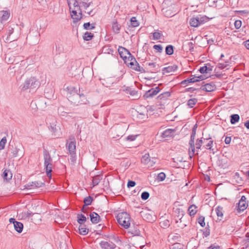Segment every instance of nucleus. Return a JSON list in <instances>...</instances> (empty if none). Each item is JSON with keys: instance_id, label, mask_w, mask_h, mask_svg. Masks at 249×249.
Masks as SVG:
<instances>
[{"instance_id": "obj_1", "label": "nucleus", "mask_w": 249, "mask_h": 249, "mask_svg": "<svg viewBox=\"0 0 249 249\" xmlns=\"http://www.w3.org/2000/svg\"><path fill=\"white\" fill-rule=\"evenodd\" d=\"M119 224L125 229H127L130 225V217L128 213L125 212L119 213L117 216Z\"/></svg>"}, {"instance_id": "obj_2", "label": "nucleus", "mask_w": 249, "mask_h": 249, "mask_svg": "<svg viewBox=\"0 0 249 249\" xmlns=\"http://www.w3.org/2000/svg\"><path fill=\"white\" fill-rule=\"evenodd\" d=\"M67 147L70 155V161L73 164L76 161V156L75 154L76 150V141L73 140L71 141H68L67 142Z\"/></svg>"}, {"instance_id": "obj_3", "label": "nucleus", "mask_w": 249, "mask_h": 249, "mask_svg": "<svg viewBox=\"0 0 249 249\" xmlns=\"http://www.w3.org/2000/svg\"><path fill=\"white\" fill-rule=\"evenodd\" d=\"M44 166L47 176L51 178L52 177L51 172L52 171V159L50 154L45 152L44 154Z\"/></svg>"}, {"instance_id": "obj_4", "label": "nucleus", "mask_w": 249, "mask_h": 249, "mask_svg": "<svg viewBox=\"0 0 249 249\" xmlns=\"http://www.w3.org/2000/svg\"><path fill=\"white\" fill-rule=\"evenodd\" d=\"M196 134L195 128H193L191 139L189 142L190 147L189 148V154L190 157L192 158L195 154V138Z\"/></svg>"}, {"instance_id": "obj_5", "label": "nucleus", "mask_w": 249, "mask_h": 249, "mask_svg": "<svg viewBox=\"0 0 249 249\" xmlns=\"http://www.w3.org/2000/svg\"><path fill=\"white\" fill-rule=\"evenodd\" d=\"M39 86V82L34 77L27 80L24 83L23 89H35Z\"/></svg>"}, {"instance_id": "obj_6", "label": "nucleus", "mask_w": 249, "mask_h": 249, "mask_svg": "<svg viewBox=\"0 0 249 249\" xmlns=\"http://www.w3.org/2000/svg\"><path fill=\"white\" fill-rule=\"evenodd\" d=\"M204 17H193L189 20V24L191 26L197 27L204 21Z\"/></svg>"}, {"instance_id": "obj_7", "label": "nucleus", "mask_w": 249, "mask_h": 249, "mask_svg": "<svg viewBox=\"0 0 249 249\" xmlns=\"http://www.w3.org/2000/svg\"><path fill=\"white\" fill-rule=\"evenodd\" d=\"M10 223H13L15 230L18 233H21L22 231L23 228V225L22 223L16 221L14 218H11L9 219Z\"/></svg>"}, {"instance_id": "obj_8", "label": "nucleus", "mask_w": 249, "mask_h": 249, "mask_svg": "<svg viewBox=\"0 0 249 249\" xmlns=\"http://www.w3.org/2000/svg\"><path fill=\"white\" fill-rule=\"evenodd\" d=\"M160 90L159 87H156L155 88H152L145 92L144 97L146 98H150L157 95Z\"/></svg>"}, {"instance_id": "obj_9", "label": "nucleus", "mask_w": 249, "mask_h": 249, "mask_svg": "<svg viewBox=\"0 0 249 249\" xmlns=\"http://www.w3.org/2000/svg\"><path fill=\"white\" fill-rule=\"evenodd\" d=\"M12 155L14 157H17L19 156H23L24 155L23 147L22 145L16 146L12 151Z\"/></svg>"}, {"instance_id": "obj_10", "label": "nucleus", "mask_w": 249, "mask_h": 249, "mask_svg": "<svg viewBox=\"0 0 249 249\" xmlns=\"http://www.w3.org/2000/svg\"><path fill=\"white\" fill-rule=\"evenodd\" d=\"M100 245L102 249H115L116 245L111 242L102 241L100 243Z\"/></svg>"}, {"instance_id": "obj_11", "label": "nucleus", "mask_w": 249, "mask_h": 249, "mask_svg": "<svg viewBox=\"0 0 249 249\" xmlns=\"http://www.w3.org/2000/svg\"><path fill=\"white\" fill-rule=\"evenodd\" d=\"M200 89L206 92H212L216 89V86L213 83H210L201 86Z\"/></svg>"}, {"instance_id": "obj_12", "label": "nucleus", "mask_w": 249, "mask_h": 249, "mask_svg": "<svg viewBox=\"0 0 249 249\" xmlns=\"http://www.w3.org/2000/svg\"><path fill=\"white\" fill-rule=\"evenodd\" d=\"M170 95L171 93L169 91L164 92L160 94L157 97V100L159 102H160V104H164L165 102L168 100V98L170 96Z\"/></svg>"}, {"instance_id": "obj_13", "label": "nucleus", "mask_w": 249, "mask_h": 249, "mask_svg": "<svg viewBox=\"0 0 249 249\" xmlns=\"http://www.w3.org/2000/svg\"><path fill=\"white\" fill-rule=\"evenodd\" d=\"M246 198L245 196H242L238 203V208L239 211H243L248 207V203L246 201Z\"/></svg>"}, {"instance_id": "obj_14", "label": "nucleus", "mask_w": 249, "mask_h": 249, "mask_svg": "<svg viewBox=\"0 0 249 249\" xmlns=\"http://www.w3.org/2000/svg\"><path fill=\"white\" fill-rule=\"evenodd\" d=\"M204 79V77L202 75L199 76H194L190 78H188L187 79L182 81L181 84L184 85L187 83H195L196 82L202 80Z\"/></svg>"}, {"instance_id": "obj_15", "label": "nucleus", "mask_w": 249, "mask_h": 249, "mask_svg": "<svg viewBox=\"0 0 249 249\" xmlns=\"http://www.w3.org/2000/svg\"><path fill=\"white\" fill-rule=\"evenodd\" d=\"M10 15V12L7 10L0 11V22L3 24V22L7 21Z\"/></svg>"}, {"instance_id": "obj_16", "label": "nucleus", "mask_w": 249, "mask_h": 249, "mask_svg": "<svg viewBox=\"0 0 249 249\" xmlns=\"http://www.w3.org/2000/svg\"><path fill=\"white\" fill-rule=\"evenodd\" d=\"M118 52L120 56L123 58V59H125L128 56H130L131 54L128 50L122 47L119 48Z\"/></svg>"}, {"instance_id": "obj_17", "label": "nucleus", "mask_w": 249, "mask_h": 249, "mask_svg": "<svg viewBox=\"0 0 249 249\" xmlns=\"http://www.w3.org/2000/svg\"><path fill=\"white\" fill-rule=\"evenodd\" d=\"M44 185L43 183H39L37 182H32L31 184H29L25 186L24 189H32L40 187Z\"/></svg>"}, {"instance_id": "obj_18", "label": "nucleus", "mask_w": 249, "mask_h": 249, "mask_svg": "<svg viewBox=\"0 0 249 249\" xmlns=\"http://www.w3.org/2000/svg\"><path fill=\"white\" fill-rule=\"evenodd\" d=\"M90 220L92 223H98L100 220V216L96 213L93 212L90 214Z\"/></svg>"}, {"instance_id": "obj_19", "label": "nucleus", "mask_w": 249, "mask_h": 249, "mask_svg": "<svg viewBox=\"0 0 249 249\" xmlns=\"http://www.w3.org/2000/svg\"><path fill=\"white\" fill-rule=\"evenodd\" d=\"M121 25L116 20H114L112 24V30L115 34H118L120 31Z\"/></svg>"}, {"instance_id": "obj_20", "label": "nucleus", "mask_w": 249, "mask_h": 249, "mask_svg": "<svg viewBox=\"0 0 249 249\" xmlns=\"http://www.w3.org/2000/svg\"><path fill=\"white\" fill-rule=\"evenodd\" d=\"M175 131L173 129H167L162 133L161 137L163 138L171 137L173 135V133Z\"/></svg>"}, {"instance_id": "obj_21", "label": "nucleus", "mask_w": 249, "mask_h": 249, "mask_svg": "<svg viewBox=\"0 0 249 249\" xmlns=\"http://www.w3.org/2000/svg\"><path fill=\"white\" fill-rule=\"evenodd\" d=\"M71 17L73 19V22L74 23H76L82 18V13L78 14L75 13H71Z\"/></svg>"}, {"instance_id": "obj_22", "label": "nucleus", "mask_w": 249, "mask_h": 249, "mask_svg": "<svg viewBox=\"0 0 249 249\" xmlns=\"http://www.w3.org/2000/svg\"><path fill=\"white\" fill-rule=\"evenodd\" d=\"M80 5H79L78 4H76L72 7L70 8V10L71 13H75L80 14L82 13L81 9L80 8Z\"/></svg>"}, {"instance_id": "obj_23", "label": "nucleus", "mask_w": 249, "mask_h": 249, "mask_svg": "<svg viewBox=\"0 0 249 249\" xmlns=\"http://www.w3.org/2000/svg\"><path fill=\"white\" fill-rule=\"evenodd\" d=\"M215 211L216 215L218 217V219L219 220H221L222 219V218H223V208L221 206H218L215 209Z\"/></svg>"}, {"instance_id": "obj_24", "label": "nucleus", "mask_w": 249, "mask_h": 249, "mask_svg": "<svg viewBox=\"0 0 249 249\" xmlns=\"http://www.w3.org/2000/svg\"><path fill=\"white\" fill-rule=\"evenodd\" d=\"M3 178L6 180H10L12 178V174L9 170H5L2 174Z\"/></svg>"}, {"instance_id": "obj_25", "label": "nucleus", "mask_w": 249, "mask_h": 249, "mask_svg": "<svg viewBox=\"0 0 249 249\" xmlns=\"http://www.w3.org/2000/svg\"><path fill=\"white\" fill-rule=\"evenodd\" d=\"M177 68V67L176 66H171L168 67L164 68L163 69V73H168L174 71Z\"/></svg>"}, {"instance_id": "obj_26", "label": "nucleus", "mask_w": 249, "mask_h": 249, "mask_svg": "<svg viewBox=\"0 0 249 249\" xmlns=\"http://www.w3.org/2000/svg\"><path fill=\"white\" fill-rule=\"evenodd\" d=\"M188 211L190 216H194L197 212V207L195 205H192L189 207Z\"/></svg>"}, {"instance_id": "obj_27", "label": "nucleus", "mask_w": 249, "mask_h": 249, "mask_svg": "<svg viewBox=\"0 0 249 249\" xmlns=\"http://www.w3.org/2000/svg\"><path fill=\"white\" fill-rule=\"evenodd\" d=\"M130 68L133 70L141 72H143L144 71L143 68L141 67L137 61L136 64H134V65H132V66H130Z\"/></svg>"}, {"instance_id": "obj_28", "label": "nucleus", "mask_w": 249, "mask_h": 249, "mask_svg": "<svg viewBox=\"0 0 249 249\" xmlns=\"http://www.w3.org/2000/svg\"><path fill=\"white\" fill-rule=\"evenodd\" d=\"M102 179V176L97 175L94 176L92 179V184L93 187L97 185L100 182L101 180Z\"/></svg>"}, {"instance_id": "obj_29", "label": "nucleus", "mask_w": 249, "mask_h": 249, "mask_svg": "<svg viewBox=\"0 0 249 249\" xmlns=\"http://www.w3.org/2000/svg\"><path fill=\"white\" fill-rule=\"evenodd\" d=\"M151 160L150 159V156L149 154H145L144 155L142 158V162L144 164H148Z\"/></svg>"}, {"instance_id": "obj_30", "label": "nucleus", "mask_w": 249, "mask_h": 249, "mask_svg": "<svg viewBox=\"0 0 249 249\" xmlns=\"http://www.w3.org/2000/svg\"><path fill=\"white\" fill-rule=\"evenodd\" d=\"M93 37V34L87 32L85 33L83 38L84 40L89 41L91 40Z\"/></svg>"}, {"instance_id": "obj_31", "label": "nucleus", "mask_w": 249, "mask_h": 249, "mask_svg": "<svg viewBox=\"0 0 249 249\" xmlns=\"http://www.w3.org/2000/svg\"><path fill=\"white\" fill-rule=\"evenodd\" d=\"M231 123L232 124H234L235 123L238 122L239 120V116L238 114H233L231 116Z\"/></svg>"}, {"instance_id": "obj_32", "label": "nucleus", "mask_w": 249, "mask_h": 249, "mask_svg": "<svg viewBox=\"0 0 249 249\" xmlns=\"http://www.w3.org/2000/svg\"><path fill=\"white\" fill-rule=\"evenodd\" d=\"M212 69L210 68L207 67V66H203L200 68L199 71L202 74L207 73L210 71Z\"/></svg>"}, {"instance_id": "obj_33", "label": "nucleus", "mask_w": 249, "mask_h": 249, "mask_svg": "<svg viewBox=\"0 0 249 249\" xmlns=\"http://www.w3.org/2000/svg\"><path fill=\"white\" fill-rule=\"evenodd\" d=\"M166 53L168 55H171L174 53L173 47L172 45H168L165 49Z\"/></svg>"}, {"instance_id": "obj_34", "label": "nucleus", "mask_w": 249, "mask_h": 249, "mask_svg": "<svg viewBox=\"0 0 249 249\" xmlns=\"http://www.w3.org/2000/svg\"><path fill=\"white\" fill-rule=\"evenodd\" d=\"M183 249V245L179 243H176L173 244L170 247V249Z\"/></svg>"}, {"instance_id": "obj_35", "label": "nucleus", "mask_w": 249, "mask_h": 249, "mask_svg": "<svg viewBox=\"0 0 249 249\" xmlns=\"http://www.w3.org/2000/svg\"><path fill=\"white\" fill-rule=\"evenodd\" d=\"M67 91H69L70 93L71 94L77 93V90L76 88L73 86H70L69 87H68L67 88Z\"/></svg>"}, {"instance_id": "obj_36", "label": "nucleus", "mask_w": 249, "mask_h": 249, "mask_svg": "<svg viewBox=\"0 0 249 249\" xmlns=\"http://www.w3.org/2000/svg\"><path fill=\"white\" fill-rule=\"evenodd\" d=\"M79 233L82 235H86L88 232V230L83 226L80 227L79 229Z\"/></svg>"}, {"instance_id": "obj_37", "label": "nucleus", "mask_w": 249, "mask_h": 249, "mask_svg": "<svg viewBox=\"0 0 249 249\" xmlns=\"http://www.w3.org/2000/svg\"><path fill=\"white\" fill-rule=\"evenodd\" d=\"M197 102V100L196 99H191L188 101V105L190 107H193L195 105Z\"/></svg>"}, {"instance_id": "obj_38", "label": "nucleus", "mask_w": 249, "mask_h": 249, "mask_svg": "<svg viewBox=\"0 0 249 249\" xmlns=\"http://www.w3.org/2000/svg\"><path fill=\"white\" fill-rule=\"evenodd\" d=\"M204 220H205V217L203 216H199L197 219L198 223L202 227H204L205 226V223L204 222Z\"/></svg>"}, {"instance_id": "obj_39", "label": "nucleus", "mask_w": 249, "mask_h": 249, "mask_svg": "<svg viewBox=\"0 0 249 249\" xmlns=\"http://www.w3.org/2000/svg\"><path fill=\"white\" fill-rule=\"evenodd\" d=\"M92 201V198L91 196H88L85 198L84 200V202L85 205H90Z\"/></svg>"}, {"instance_id": "obj_40", "label": "nucleus", "mask_w": 249, "mask_h": 249, "mask_svg": "<svg viewBox=\"0 0 249 249\" xmlns=\"http://www.w3.org/2000/svg\"><path fill=\"white\" fill-rule=\"evenodd\" d=\"M161 35H162V34L160 32H154L153 34V39L154 40L159 39L161 37Z\"/></svg>"}, {"instance_id": "obj_41", "label": "nucleus", "mask_w": 249, "mask_h": 249, "mask_svg": "<svg viewBox=\"0 0 249 249\" xmlns=\"http://www.w3.org/2000/svg\"><path fill=\"white\" fill-rule=\"evenodd\" d=\"M131 23L133 27H137L139 26V22L136 20V18L135 17H132L131 18Z\"/></svg>"}, {"instance_id": "obj_42", "label": "nucleus", "mask_w": 249, "mask_h": 249, "mask_svg": "<svg viewBox=\"0 0 249 249\" xmlns=\"http://www.w3.org/2000/svg\"><path fill=\"white\" fill-rule=\"evenodd\" d=\"M6 139L5 137L3 138L0 141V150L4 149L5 145L6 143Z\"/></svg>"}, {"instance_id": "obj_43", "label": "nucleus", "mask_w": 249, "mask_h": 249, "mask_svg": "<svg viewBox=\"0 0 249 249\" xmlns=\"http://www.w3.org/2000/svg\"><path fill=\"white\" fill-rule=\"evenodd\" d=\"M228 66V62L219 63L218 64L217 67L220 69H223Z\"/></svg>"}, {"instance_id": "obj_44", "label": "nucleus", "mask_w": 249, "mask_h": 249, "mask_svg": "<svg viewBox=\"0 0 249 249\" xmlns=\"http://www.w3.org/2000/svg\"><path fill=\"white\" fill-rule=\"evenodd\" d=\"M165 174L164 173H160L158 174V179L160 181H163L165 179Z\"/></svg>"}, {"instance_id": "obj_45", "label": "nucleus", "mask_w": 249, "mask_h": 249, "mask_svg": "<svg viewBox=\"0 0 249 249\" xmlns=\"http://www.w3.org/2000/svg\"><path fill=\"white\" fill-rule=\"evenodd\" d=\"M67 2L69 6V8L78 3L76 0H67Z\"/></svg>"}, {"instance_id": "obj_46", "label": "nucleus", "mask_w": 249, "mask_h": 249, "mask_svg": "<svg viewBox=\"0 0 249 249\" xmlns=\"http://www.w3.org/2000/svg\"><path fill=\"white\" fill-rule=\"evenodd\" d=\"M149 196V194L147 192H144L141 195V198L143 200H146Z\"/></svg>"}, {"instance_id": "obj_47", "label": "nucleus", "mask_w": 249, "mask_h": 249, "mask_svg": "<svg viewBox=\"0 0 249 249\" xmlns=\"http://www.w3.org/2000/svg\"><path fill=\"white\" fill-rule=\"evenodd\" d=\"M86 221V217L83 214L80 215V217L78 219V222L79 224H82Z\"/></svg>"}, {"instance_id": "obj_48", "label": "nucleus", "mask_w": 249, "mask_h": 249, "mask_svg": "<svg viewBox=\"0 0 249 249\" xmlns=\"http://www.w3.org/2000/svg\"><path fill=\"white\" fill-rule=\"evenodd\" d=\"M234 26H235V28L236 29H239L241 26V25H242V22L241 20H236L235 22H234Z\"/></svg>"}, {"instance_id": "obj_49", "label": "nucleus", "mask_w": 249, "mask_h": 249, "mask_svg": "<svg viewBox=\"0 0 249 249\" xmlns=\"http://www.w3.org/2000/svg\"><path fill=\"white\" fill-rule=\"evenodd\" d=\"M203 143L202 140H197L196 141V149H199L202 145V144Z\"/></svg>"}, {"instance_id": "obj_50", "label": "nucleus", "mask_w": 249, "mask_h": 249, "mask_svg": "<svg viewBox=\"0 0 249 249\" xmlns=\"http://www.w3.org/2000/svg\"><path fill=\"white\" fill-rule=\"evenodd\" d=\"M83 26H84V28L87 30L92 29L94 28V26H91L89 22L84 23Z\"/></svg>"}, {"instance_id": "obj_51", "label": "nucleus", "mask_w": 249, "mask_h": 249, "mask_svg": "<svg viewBox=\"0 0 249 249\" xmlns=\"http://www.w3.org/2000/svg\"><path fill=\"white\" fill-rule=\"evenodd\" d=\"M153 48L160 53L161 52L162 50V47L160 45H155L153 46Z\"/></svg>"}, {"instance_id": "obj_52", "label": "nucleus", "mask_w": 249, "mask_h": 249, "mask_svg": "<svg viewBox=\"0 0 249 249\" xmlns=\"http://www.w3.org/2000/svg\"><path fill=\"white\" fill-rule=\"evenodd\" d=\"M80 4L81 7H83L85 9H87L89 6L90 3H88L87 2L82 1L80 3Z\"/></svg>"}, {"instance_id": "obj_53", "label": "nucleus", "mask_w": 249, "mask_h": 249, "mask_svg": "<svg viewBox=\"0 0 249 249\" xmlns=\"http://www.w3.org/2000/svg\"><path fill=\"white\" fill-rule=\"evenodd\" d=\"M131 57H133L130 54V56H128L125 59H123L124 60V63L126 64V65L127 66H128V63H129L130 62H131V61H130Z\"/></svg>"}, {"instance_id": "obj_54", "label": "nucleus", "mask_w": 249, "mask_h": 249, "mask_svg": "<svg viewBox=\"0 0 249 249\" xmlns=\"http://www.w3.org/2000/svg\"><path fill=\"white\" fill-rule=\"evenodd\" d=\"M131 61V62H130L129 63H128V67H129L130 68V66H132V65H134V64H136V60L134 57H131L130 61Z\"/></svg>"}, {"instance_id": "obj_55", "label": "nucleus", "mask_w": 249, "mask_h": 249, "mask_svg": "<svg viewBox=\"0 0 249 249\" xmlns=\"http://www.w3.org/2000/svg\"><path fill=\"white\" fill-rule=\"evenodd\" d=\"M136 185V183L134 181L129 180L128 181L127 183V187H134Z\"/></svg>"}, {"instance_id": "obj_56", "label": "nucleus", "mask_w": 249, "mask_h": 249, "mask_svg": "<svg viewBox=\"0 0 249 249\" xmlns=\"http://www.w3.org/2000/svg\"><path fill=\"white\" fill-rule=\"evenodd\" d=\"M136 137V136L130 135V136H127V138H126V139L127 141H133L135 140Z\"/></svg>"}, {"instance_id": "obj_57", "label": "nucleus", "mask_w": 249, "mask_h": 249, "mask_svg": "<svg viewBox=\"0 0 249 249\" xmlns=\"http://www.w3.org/2000/svg\"><path fill=\"white\" fill-rule=\"evenodd\" d=\"M213 141H210L208 143L206 144V147L207 148V149H211L212 147V145H213Z\"/></svg>"}, {"instance_id": "obj_58", "label": "nucleus", "mask_w": 249, "mask_h": 249, "mask_svg": "<svg viewBox=\"0 0 249 249\" xmlns=\"http://www.w3.org/2000/svg\"><path fill=\"white\" fill-rule=\"evenodd\" d=\"M231 137H227L225 139V142L226 144H229L231 142Z\"/></svg>"}, {"instance_id": "obj_59", "label": "nucleus", "mask_w": 249, "mask_h": 249, "mask_svg": "<svg viewBox=\"0 0 249 249\" xmlns=\"http://www.w3.org/2000/svg\"><path fill=\"white\" fill-rule=\"evenodd\" d=\"M244 43L245 47L249 50V40L245 41Z\"/></svg>"}, {"instance_id": "obj_60", "label": "nucleus", "mask_w": 249, "mask_h": 249, "mask_svg": "<svg viewBox=\"0 0 249 249\" xmlns=\"http://www.w3.org/2000/svg\"><path fill=\"white\" fill-rule=\"evenodd\" d=\"M208 249H221L218 246H212L210 247H209L208 248Z\"/></svg>"}, {"instance_id": "obj_61", "label": "nucleus", "mask_w": 249, "mask_h": 249, "mask_svg": "<svg viewBox=\"0 0 249 249\" xmlns=\"http://www.w3.org/2000/svg\"><path fill=\"white\" fill-rule=\"evenodd\" d=\"M148 65L151 68H155L156 66V64L155 63H148Z\"/></svg>"}, {"instance_id": "obj_62", "label": "nucleus", "mask_w": 249, "mask_h": 249, "mask_svg": "<svg viewBox=\"0 0 249 249\" xmlns=\"http://www.w3.org/2000/svg\"><path fill=\"white\" fill-rule=\"evenodd\" d=\"M139 115L141 116V118L142 119H144V118H146L147 114H145L144 113H139Z\"/></svg>"}, {"instance_id": "obj_63", "label": "nucleus", "mask_w": 249, "mask_h": 249, "mask_svg": "<svg viewBox=\"0 0 249 249\" xmlns=\"http://www.w3.org/2000/svg\"><path fill=\"white\" fill-rule=\"evenodd\" d=\"M244 125L246 126L247 128L249 129V120L247 121L245 123Z\"/></svg>"}, {"instance_id": "obj_64", "label": "nucleus", "mask_w": 249, "mask_h": 249, "mask_svg": "<svg viewBox=\"0 0 249 249\" xmlns=\"http://www.w3.org/2000/svg\"><path fill=\"white\" fill-rule=\"evenodd\" d=\"M135 232H136L135 235H139L140 234V231H136Z\"/></svg>"}]
</instances>
